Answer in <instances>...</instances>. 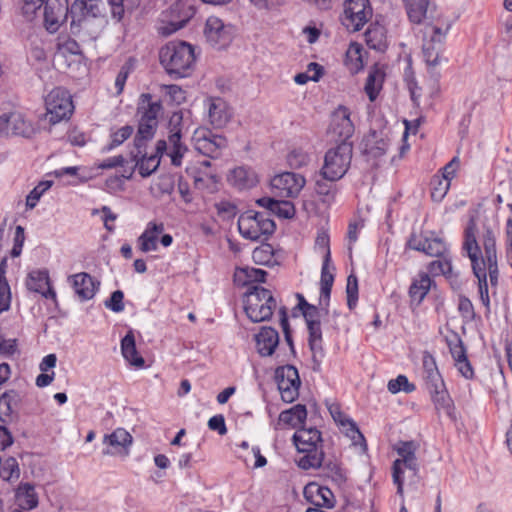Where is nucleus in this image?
<instances>
[{"label": "nucleus", "instance_id": "nucleus-1", "mask_svg": "<svg viewBox=\"0 0 512 512\" xmlns=\"http://www.w3.org/2000/svg\"><path fill=\"white\" fill-rule=\"evenodd\" d=\"M463 250L466 251L471 261L473 274L478 280L480 300L489 310L487 278L489 277L491 287H496L499 279L495 229L486 222H483L479 228L475 220L471 219L465 229Z\"/></svg>", "mask_w": 512, "mask_h": 512}, {"label": "nucleus", "instance_id": "nucleus-2", "mask_svg": "<svg viewBox=\"0 0 512 512\" xmlns=\"http://www.w3.org/2000/svg\"><path fill=\"white\" fill-rule=\"evenodd\" d=\"M183 117L181 113H173L169 120L168 141L159 140L155 151L148 153L145 148L134 147L131 151V159L134 167L138 169L142 177H148L157 170L160 164V157L166 153L172 165L180 166L182 158L188 151V148L181 142L183 135L182 127Z\"/></svg>", "mask_w": 512, "mask_h": 512}, {"label": "nucleus", "instance_id": "nucleus-3", "mask_svg": "<svg viewBox=\"0 0 512 512\" xmlns=\"http://www.w3.org/2000/svg\"><path fill=\"white\" fill-rule=\"evenodd\" d=\"M160 62L168 74L177 78L188 76L195 64L194 48L183 41H171L160 50Z\"/></svg>", "mask_w": 512, "mask_h": 512}, {"label": "nucleus", "instance_id": "nucleus-4", "mask_svg": "<svg viewBox=\"0 0 512 512\" xmlns=\"http://www.w3.org/2000/svg\"><path fill=\"white\" fill-rule=\"evenodd\" d=\"M297 298L298 307L306 321L309 332L308 343L312 351V359L319 366L323 357L321 319L328 315V305L324 303L318 308L309 304L301 294H297Z\"/></svg>", "mask_w": 512, "mask_h": 512}, {"label": "nucleus", "instance_id": "nucleus-5", "mask_svg": "<svg viewBox=\"0 0 512 512\" xmlns=\"http://www.w3.org/2000/svg\"><path fill=\"white\" fill-rule=\"evenodd\" d=\"M353 155V146L350 141H342L330 148L324 157L321 176L330 182L340 180L348 171Z\"/></svg>", "mask_w": 512, "mask_h": 512}, {"label": "nucleus", "instance_id": "nucleus-6", "mask_svg": "<svg viewBox=\"0 0 512 512\" xmlns=\"http://www.w3.org/2000/svg\"><path fill=\"white\" fill-rule=\"evenodd\" d=\"M419 445L414 441H401L396 446L399 458L392 467V478L397 485V494L403 495L404 474L408 471L409 478H415L418 474L419 465L416 458V451Z\"/></svg>", "mask_w": 512, "mask_h": 512}, {"label": "nucleus", "instance_id": "nucleus-7", "mask_svg": "<svg viewBox=\"0 0 512 512\" xmlns=\"http://www.w3.org/2000/svg\"><path fill=\"white\" fill-rule=\"evenodd\" d=\"M276 307L270 290L258 285L252 286L244 297V310L252 322L268 320Z\"/></svg>", "mask_w": 512, "mask_h": 512}, {"label": "nucleus", "instance_id": "nucleus-8", "mask_svg": "<svg viewBox=\"0 0 512 512\" xmlns=\"http://www.w3.org/2000/svg\"><path fill=\"white\" fill-rule=\"evenodd\" d=\"M238 230L244 238L257 241L270 236L275 230V223L265 213L246 211L238 219Z\"/></svg>", "mask_w": 512, "mask_h": 512}, {"label": "nucleus", "instance_id": "nucleus-9", "mask_svg": "<svg viewBox=\"0 0 512 512\" xmlns=\"http://www.w3.org/2000/svg\"><path fill=\"white\" fill-rule=\"evenodd\" d=\"M46 119L57 124L69 119L73 111L71 95L63 88L53 89L45 99Z\"/></svg>", "mask_w": 512, "mask_h": 512}, {"label": "nucleus", "instance_id": "nucleus-10", "mask_svg": "<svg viewBox=\"0 0 512 512\" xmlns=\"http://www.w3.org/2000/svg\"><path fill=\"white\" fill-rule=\"evenodd\" d=\"M371 16L368 0H346L340 20L348 31L356 32L363 28Z\"/></svg>", "mask_w": 512, "mask_h": 512}, {"label": "nucleus", "instance_id": "nucleus-11", "mask_svg": "<svg viewBox=\"0 0 512 512\" xmlns=\"http://www.w3.org/2000/svg\"><path fill=\"white\" fill-rule=\"evenodd\" d=\"M195 9L190 0H178L163 15V22L166 23L160 28L163 35H170L179 29L194 16Z\"/></svg>", "mask_w": 512, "mask_h": 512}, {"label": "nucleus", "instance_id": "nucleus-12", "mask_svg": "<svg viewBox=\"0 0 512 512\" xmlns=\"http://www.w3.org/2000/svg\"><path fill=\"white\" fill-rule=\"evenodd\" d=\"M275 378L282 400L286 403L293 402L299 395L301 384L298 370L292 365L278 367Z\"/></svg>", "mask_w": 512, "mask_h": 512}, {"label": "nucleus", "instance_id": "nucleus-13", "mask_svg": "<svg viewBox=\"0 0 512 512\" xmlns=\"http://www.w3.org/2000/svg\"><path fill=\"white\" fill-rule=\"evenodd\" d=\"M305 184V177L293 172L281 173L271 180V187L275 195L283 198L297 197Z\"/></svg>", "mask_w": 512, "mask_h": 512}, {"label": "nucleus", "instance_id": "nucleus-14", "mask_svg": "<svg viewBox=\"0 0 512 512\" xmlns=\"http://www.w3.org/2000/svg\"><path fill=\"white\" fill-rule=\"evenodd\" d=\"M204 36L212 47L223 49L232 42L233 27L224 24L220 18L211 16L206 20Z\"/></svg>", "mask_w": 512, "mask_h": 512}, {"label": "nucleus", "instance_id": "nucleus-15", "mask_svg": "<svg viewBox=\"0 0 512 512\" xmlns=\"http://www.w3.org/2000/svg\"><path fill=\"white\" fill-rule=\"evenodd\" d=\"M69 11L68 0H46L43 13L46 30L57 32L66 21Z\"/></svg>", "mask_w": 512, "mask_h": 512}, {"label": "nucleus", "instance_id": "nucleus-16", "mask_svg": "<svg viewBox=\"0 0 512 512\" xmlns=\"http://www.w3.org/2000/svg\"><path fill=\"white\" fill-rule=\"evenodd\" d=\"M132 442L133 438L128 431L123 428H117L111 434H107L103 437V444L106 445L103 454L126 457L129 455Z\"/></svg>", "mask_w": 512, "mask_h": 512}, {"label": "nucleus", "instance_id": "nucleus-17", "mask_svg": "<svg viewBox=\"0 0 512 512\" xmlns=\"http://www.w3.org/2000/svg\"><path fill=\"white\" fill-rule=\"evenodd\" d=\"M354 124L350 118V111L339 106L331 116L329 132L340 142L349 141L354 133Z\"/></svg>", "mask_w": 512, "mask_h": 512}, {"label": "nucleus", "instance_id": "nucleus-18", "mask_svg": "<svg viewBox=\"0 0 512 512\" xmlns=\"http://www.w3.org/2000/svg\"><path fill=\"white\" fill-rule=\"evenodd\" d=\"M193 141L197 151L211 158L218 157L221 149L226 147V139L221 135H214L210 131H196Z\"/></svg>", "mask_w": 512, "mask_h": 512}, {"label": "nucleus", "instance_id": "nucleus-19", "mask_svg": "<svg viewBox=\"0 0 512 512\" xmlns=\"http://www.w3.org/2000/svg\"><path fill=\"white\" fill-rule=\"evenodd\" d=\"M408 246L416 251L424 252L428 256H443L448 252L446 243L440 238H428L412 234L408 240Z\"/></svg>", "mask_w": 512, "mask_h": 512}, {"label": "nucleus", "instance_id": "nucleus-20", "mask_svg": "<svg viewBox=\"0 0 512 512\" xmlns=\"http://www.w3.org/2000/svg\"><path fill=\"white\" fill-rule=\"evenodd\" d=\"M304 497L315 508H332L335 504L333 492L326 486L317 483H309L304 488Z\"/></svg>", "mask_w": 512, "mask_h": 512}, {"label": "nucleus", "instance_id": "nucleus-21", "mask_svg": "<svg viewBox=\"0 0 512 512\" xmlns=\"http://www.w3.org/2000/svg\"><path fill=\"white\" fill-rule=\"evenodd\" d=\"M26 287L30 291L40 293L47 299L56 300V292L50 286L49 274L45 269L31 271L26 279Z\"/></svg>", "mask_w": 512, "mask_h": 512}, {"label": "nucleus", "instance_id": "nucleus-22", "mask_svg": "<svg viewBox=\"0 0 512 512\" xmlns=\"http://www.w3.org/2000/svg\"><path fill=\"white\" fill-rule=\"evenodd\" d=\"M210 124L220 129L226 126L231 118L228 104L221 98H210L207 103Z\"/></svg>", "mask_w": 512, "mask_h": 512}, {"label": "nucleus", "instance_id": "nucleus-23", "mask_svg": "<svg viewBox=\"0 0 512 512\" xmlns=\"http://www.w3.org/2000/svg\"><path fill=\"white\" fill-rule=\"evenodd\" d=\"M75 294L81 301L90 300L96 293V284L93 278L85 272L77 273L69 277Z\"/></svg>", "mask_w": 512, "mask_h": 512}, {"label": "nucleus", "instance_id": "nucleus-24", "mask_svg": "<svg viewBox=\"0 0 512 512\" xmlns=\"http://www.w3.org/2000/svg\"><path fill=\"white\" fill-rule=\"evenodd\" d=\"M39 504L35 487L30 483H20L15 491V509L32 510Z\"/></svg>", "mask_w": 512, "mask_h": 512}, {"label": "nucleus", "instance_id": "nucleus-25", "mask_svg": "<svg viewBox=\"0 0 512 512\" xmlns=\"http://www.w3.org/2000/svg\"><path fill=\"white\" fill-rule=\"evenodd\" d=\"M279 344V334L272 327H263L256 335V347L261 356H270Z\"/></svg>", "mask_w": 512, "mask_h": 512}, {"label": "nucleus", "instance_id": "nucleus-26", "mask_svg": "<svg viewBox=\"0 0 512 512\" xmlns=\"http://www.w3.org/2000/svg\"><path fill=\"white\" fill-rule=\"evenodd\" d=\"M228 181L240 190L250 189L258 183V177L253 169L240 166L230 172Z\"/></svg>", "mask_w": 512, "mask_h": 512}, {"label": "nucleus", "instance_id": "nucleus-27", "mask_svg": "<svg viewBox=\"0 0 512 512\" xmlns=\"http://www.w3.org/2000/svg\"><path fill=\"white\" fill-rule=\"evenodd\" d=\"M431 399L435 405V408L438 412L445 413L449 418L455 419V407L453 400L451 399L448 391L445 388V384L442 383L438 388L431 387L428 389Z\"/></svg>", "mask_w": 512, "mask_h": 512}, {"label": "nucleus", "instance_id": "nucleus-28", "mask_svg": "<svg viewBox=\"0 0 512 512\" xmlns=\"http://www.w3.org/2000/svg\"><path fill=\"white\" fill-rule=\"evenodd\" d=\"M293 441L298 451H311L319 448L321 434L315 428H302L294 434Z\"/></svg>", "mask_w": 512, "mask_h": 512}, {"label": "nucleus", "instance_id": "nucleus-29", "mask_svg": "<svg viewBox=\"0 0 512 512\" xmlns=\"http://www.w3.org/2000/svg\"><path fill=\"white\" fill-rule=\"evenodd\" d=\"M257 204L284 219H290L295 215L294 204L287 200L263 197L257 200Z\"/></svg>", "mask_w": 512, "mask_h": 512}, {"label": "nucleus", "instance_id": "nucleus-30", "mask_svg": "<svg viewBox=\"0 0 512 512\" xmlns=\"http://www.w3.org/2000/svg\"><path fill=\"white\" fill-rule=\"evenodd\" d=\"M164 226L162 223L150 222L145 231L138 238L139 249L142 252L155 251L157 249V243L159 235L163 232Z\"/></svg>", "mask_w": 512, "mask_h": 512}, {"label": "nucleus", "instance_id": "nucleus-31", "mask_svg": "<svg viewBox=\"0 0 512 512\" xmlns=\"http://www.w3.org/2000/svg\"><path fill=\"white\" fill-rule=\"evenodd\" d=\"M7 124L9 133L24 137H30L35 128L30 120L20 112H12L7 115Z\"/></svg>", "mask_w": 512, "mask_h": 512}, {"label": "nucleus", "instance_id": "nucleus-32", "mask_svg": "<svg viewBox=\"0 0 512 512\" xmlns=\"http://www.w3.org/2000/svg\"><path fill=\"white\" fill-rule=\"evenodd\" d=\"M331 260L330 250L327 249V253L324 256V261L321 269V279H320V299L319 305H329L330 294L332 285L334 282V275L329 269V263Z\"/></svg>", "mask_w": 512, "mask_h": 512}, {"label": "nucleus", "instance_id": "nucleus-33", "mask_svg": "<svg viewBox=\"0 0 512 512\" xmlns=\"http://www.w3.org/2000/svg\"><path fill=\"white\" fill-rule=\"evenodd\" d=\"M161 110V103L159 101L153 102L150 94L141 95L140 104L138 107L141 120L152 124H158V115L160 114Z\"/></svg>", "mask_w": 512, "mask_h": 512}, {"label": "nucleus", "instance_id": "nucleus-34", "mask_svg": "<svg viewBox=\"0 0 512 512\" xmlns=\"http://www.w3.org/2000/svg\"><path fill=\"white\" fill-rule=\"evenodd\" d=\"M121 352L126 361L131 365L142 368L145 361L136 349L135 337L132 331H129L121 340Z\"/></svg>", "mask_w": 512, "mask_h": 512}, {"label": "nucleus", "instance_id": "nucleus-35", "mask_svg": "<svg viewBox=\"0 0 512 512\" xmlns=\"http://www.w3.org/2000/svg\"><path fill=\"white\" fill-rule=\"evenodd\" d=\"M422 362L427 389L437 388V385L439 388L444 381L438 371L434 357L430 353L424 352Z\"/></svg>", "mask_w": 512, "mask_h": 512}, {"label": "nucleus", "instance_id": "nucleus-36", "mask_svg": "<svg viewBox=\"0 0 512 512\" xmlns=\"http://www.w3.org/2000/svg\"><path fill=\"white\" fill-rule=\"evenodd\" d=\"M331 415L333 419L342 427L345 434L353 440L355 444L358 441H363L364 437L359 431L356 423L348 418L345 414H343L337 407L335 409H330Z\"/></svg>", "mask_w": 512, "mask_h": 512}, {"label": "nucleus", "instance_id": "nucleus-37", "mask_svg": "<svg viewBox=\"0 0 512 512\" xmlns=\"http://www.w3.org/2000/svg\"><path fill=\"white\" fill-rule=\"evenodd\" d=\"M431 285L432 280L429 275L427 273H419L409 288V295L412 301L420 304L429 292Z\"/></svg>", "mask_w": 512, "mask_h": 512}, {"label": "nucleus", "instance_id": "nucleus-38", "mask_svg": "<svg viewBox=\"0 0 512 512\" xmlns=\"http://www.w3.org/2000/svg\"><path fill=\"white\" fill-rule=\"evenodd\" d=\"M307 417V410L304 405L297 404L290 409L282 411L278 418V425L281 423L291 427H297L304 423Z\"/></svg>", "mask_w": 512, "mask_h": 512}, {"label": "nucleus", "instance_id": "nucleus-39", "mask_svg": "<svg viewBox=\"0 0 512 512\" xmlns=\"http://www.w3.org/2000/svg\"><path fill=\"white\" fill-rule=\"evenodd\" d=\"M22 402V395L15 390H9L0 397V418L5 421L3 417H9L15 412Z\"/></svg>", "mask_w": 512, "mask_h": 512}, {"label": "nucleus", "instance_id": "nucleus-40", "mask_svg": "<svg viewBox=\"0 0 512 512\" xmlns=\"http://www.w3.org/2000/svg\"><path fill=\"white\" fill-rule=\"evenodd\" d=\"M266 274L265 270L258 268H237L234 273V281L241 286L247 285L249 282H264Z\"/></svg>", "mask_w": 512, "mask_h": 512}, {"label": "nucleus", "instance_id": "nucleus-41", "mask_svg": "<svg viewBox=\"0 0 512 512\" xmlns=\"http://www.w3.org/2000/svg\"><path fill=\"white\" fill-rule=\"evenodd\" d=\"M409 20L415 24H420L425 19L429 0H403Z\"/></svg>", "mask_w": 512, "mask_h": 512}, {"label": "nucleus", "instance_id": "nucleus-42", "mask_svg": "<svg viewBox=\"0 0 512 512\" xmlns=\"http://www.w3.org/2000/svg\"><path fill=\"white\" fill-rule=\"evenodd\" d=\"M98 10V4L95 0H76L70 7V13L73 19L81 21L82 19L89 16H96Z\"/></svg>", "mask_w": 512, "mask_h": 512}, {"label": "nucleus", "instance_id": "nucleus-43", "mask_svg": "<svg viewBox=\"0 0 512 512\" xmlns=\"http://www.w3.org/2000/svg\"><path fill=\"white\" fill-rule=\"evenodd\" d=\"M303 454L298 460V466L304 470L316 469L322 467L324 453L320 448L311 449V451H299Z\"/></svg>", "mask_w": 512, "mask_h": 512}, {"label": "nucleus", "instance_id": "nucleus-44", "mask_svg": "<svg viewBox=\"0 0 512 512\" xmlns=\"http://www.w3.org/2000/svg\"><path fill=\"white\" fill-rule=\"evenodd\" d=\"M444 47L436 46L433 43L423 44V57L429 68H435L447 59L443 56Z\"/></svg>", "mask_w": 512, "mask_h": 512}, {"label": "nucleus", "instance_id": "nucleus-45", "mask_svg": "<svg viewBox=\"0 0 512 512\" xmlns=\"http://www.w3.org/2000/svg\"><path fill=\"white\" fill-rule=\"evenodd\" d=\"M157 125L140 119L134 147L145 148L147 142L153 138Z\"/></svg>", "mask_w": 512, "mask_h": 512}, {"label": "nucleus", "instance_id": "nucleus-46", "mask_svg": "<svg viewBox=\"0 0 512 512\" xmlns=\"http://www.w3.org/2000/svg\"><path fill=\"white\" fill-rule=\"evenodd\" d=\"M382 82L383 74L380 71L374 70L369 73L364 89L370 101H374L377 98L378 93L382 87Z\"/></svg>", "mask_w": 512, "mask_h": 512}, {"label": "nucleus", "instance_id": "nucleus-47", "mask_svg": "<svg viewBox=\"0 0 512 512\" xmlns=\"http://www.w3.org/2000/svg\"><path fill=\"white\" fill-rule=\"evenodd\" d=\"M437 258V260L432 261L428 265V271L433 276H449L452 273V264L448 253L446 252L443 256H438Z\"/></svg>", "mask_w": 512, "mask_h": 512}, {"label": "nucleus", "instance_id": "nucleus-48", "mask_svg": "<svg viewBox=\"0 0 512 512\" xmlns=\"http://www.w3.org/2000/svg\"><path fill=\"white\" fill-rule=\"evenodd\" d=\"M450 30V24H446L445 27L439 26H428L425 34L429 37L424 43H433L436 46L444 47L446 36Z\"/></svg>", "mask_w": 512, "mask_h": 512}, {"label": "nucleus", "instance_id": "nucleus-49", "mask_svg": "<svg viewBox=\"0 0 512 512\" xmlns=\"http://www.w3.org/2000/svg\"><path fill=\"white\" fill-rule=\"evenodd\" d=\"M365 39L369 47L381 49L385 41L384 28L379 25H370L365 32Z\"/></svg>", "mask_w": 512, "mask_h": 512}, {"label": "nucleus", "instance_id": "nucleus-50", "mask_svg": "<svg viewBox=\"0 0 512 512\" xmlns=\"http://www.w3.org/2000/svg\"><path fill=\"white\" fill-rule=\"evenodd\" d=\"M362 46L358 43H351L346 51V62L351 65V70H359L362 68Z\"/></svg>", "mask_w": 512, "mask_h": 512}, {"label": "nucleus", "instance_id": "nucleus-51", "mask_svg": "<svg viewBox=\"0 0 512 512\" xmlns=\"http://www.w3.org/2000/svg\"><path fill=\"white\" fill-rule=\"evenodd\" d=\"M323 471L327 477L331 478V480L338 485L346 481V473L337 462L329 461L325 463Z\"/></svg>", "mask_w": 512, "mask_h": 512}, {"label": "nucleus", "instance_id": "nucleus-52", "mask_svg": "<svg viewBox=\"0 0 512 512\" xmlns=\"http://www.w3.org/2000/svg\"><path fill=\"white\" fill-rule=\"evenodd\" d=\"M388 391L392 394H396L400 391L405 393H411L415 390V385L408 381L405 375H398L397 378L391 379L387 385Z\"/></svg>", "mask_w": 512, "mask_h": 512}, {"label": "nucleus", "instance_id": "nucleus-53", "mask_svg": "<svg viewBox=\"0 0 512 512\" xmlns=\"http://www.w3.org/2000/svg\"><path fill=\"white\" fill-rule=\"evenodd\" d=\"M431 197L434 201L440 202L447 194L450 188V182L435 176L431 181Z\"/></svg>", "mask_w": 512, "mask_h": 512}, {"label": "nucleus", "instance_id": "nucleus-54", "mask_svg": "<svg viewBox=\"0 0 512 512\" xmlns=\"http://www.w3.org/2000/svg\"><path fill=\"white\" fill-rule=\"evenodd\" d=\"M20 469L17 460L14 457L7 458L0 467V477L10 481L12 478H19Z\"/></svg>", "mask_w": 512, "mask_h": 512}, {"label": "nucleus", "instance_id": "nucleus-55", "mask_svg": "<svg viewBox=\"0 0 512 512\" xmlns=\"http://www.w3.org/2000/svg\"><path fill=\"white\" fill-rule=\"evenodd\" d=\"M53 182L46 180L40 182L34 189L29 193L26 198V206L30 209H33L41 196L52 186Z\"/></svg>", "mask_w": 512, "mask_h": 512}, {"label": "nucleus", "instance_id": "nucleus-56", "mask_svg": "<svg viewBox=\"0 0 512 512\" xmlns=\"http://www.w3.org/2000/svg\"><path fill=\"white\" fill-rule=\"evenodd\" d=\"M287 162L291 168L299 169L308 165L310 156L301 149H294L288 154Z\"/></svg>", "mask_w": 512, "mask_h": 512}, {"label": "nucleus", "instance_id": "nucleus-57", "mask_svg": "<svg viewBox=\"0 0 512 512\" xmlns=\"http://www.w3.org/2000/svg\"><path fill=\"white\" fill-rule=\"evenodd\" d=\"M308 71H314L313 75H308L307 73H299L295 75L294 81L299 84L303 85L306 84L308 81H318L322 74V67L315 62H311L308 65Z\"/></svg>", "mask_w": 512, "mask_h": 512}, {"label": "nucleus", "instance_id": "nucleus-58", "mask_svg": "<svg viewBox=\"0 0 512 512\" xmlns=\"http://www.w3.org/2000/svg\"><path fill=\"white\" fill-rule=\"evenodd\" d=\"M46 0H22L21 13L29 21L36 15L37 11L45 4Z\"/></svg>", "mask_w": 512, "mask_h": 512}, {"label": "nucleus", "instance_id": "nucleus-59", "mask_svg": "<svg viewBox=\"0 0 512 512\" xmlns=\"http://www.w3.org/2000/svg\"><path fill=\"white\" fill-rule=\"evenodd\" d=\"M347 293V305L350 309H353L358 299V280L355 275H349L347 278L346 285Z\"/></svg>", "mask_w": 512, "mask_h": 512}, {"label": "nucleus", "instance_id": "nucleus-60", "mask_svg": "<svg viewBox=\"0 0 512 512\" xmlns=\"http://www.w3.org/2000/svg\"><path fill=\"white\" fill-rule=\"evenodd\" d=\"M133 133V128L129 125L123 126L114 132L111 136L112 140L110 145L108 146V150H111L119 145H121L125 140H127Z\"/></svg>", "mask_w": 512, "mask_h": 512}, {"label": "nucleus", "instance_id": "nucleus-61", "mask_svg": "<svg viewBox=\"0 0 512 512\" xmlns=\"http://www.w3.org/2000/svg\"><path fill=\"white\" fill-rule=\"evenodd\" d=\"M124 294L121 290L114 291L110 298L105 301V307L113 312L119 313L124 310Z\"/></svg>", "mask_w": 512, "mask_h": 512}, {"label": "nucleus", "instance_id": "nucleus-62", "mask_svg": "<svg viewBox=\"0 0 512 512\" xmlns=\"http://www.w3.org/2000/svg\"><path fill=\"white\" fill-rule=\"evenodd\" d=\"M334 188L335 186L328 179H325L323 176L321 179L316 180L315 191L318 195L333 198L335 194Z\"/></svg>", "mask_w": 512, "mask_h": 512}, {"label": "nucleus", "instance_id": "nucleus-63", "mask_svg": "<svg viewBox=\"0 0 512 512\" xmlns=\"http://www.w3.org/2000/svg\"><path fill=\"white\" fill-rule=\"evenodd\" d=\"M449 349L455 362L467 358L465 347L459 338L449 342Z\"/></svg>", "mask_w": 512, "mask_h": 512}, {"label": "nucleus", "instance_id": "nucleus-64", "mask_svg": "<svg viewBox=\"0 0 512 512\" xmlns=\"http://www.w3.org/2000/svg\"><path fill=\"white\" fill-rule=\"evenodd\" d=\"M458 310L462 317L468 320L473 319L475 316L473 304L467 297L461 296L459 298Z\"/></svg>", "mask_w": 512, "mask_h": 512}]
</instances>
